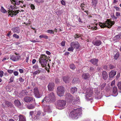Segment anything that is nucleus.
Masks as SVG:
<instances>
[{"label":"nucleus","instance_id":"nucleus-29","mask_svg":"<svg viewBox=\"0 0 121 121\" xmlns=\"http://www.w3.org/2000/svg\"><path fill=\"white\" fill-rule=\"evenodd\" d=\"M14 103L15 105L17 107L21 106V102L18 99L15 100L14 101Z\"/></svg>","mask_w":121,"mask_h":121},{"label":"nucleus","instance_id":"nucleus-25","mask_svg":"<svg viewBox=\"0 0 121 121\" xmlns=\"http://www.w3.org/2000/svg\"><path fill=\"white\" fill-rule=\"evenodd\" d=\"M121 39V34L116 35L114 38V41H117Z\"/></svg>","mask_w":121,"mask_h":121},{"label":"nucleus","instance_id":"nucleus-41","mask_svg":"<svg viewBox=\"0 0 121 121\" xmlns=\"http://www.w3.org/2000/svg\"><path fill=\"white\" fill-rule=\"evenodd\" d=\"M2 118L4 120H6L8 118L4 114H2Z\"/></svg>","mask_w":121,"mask_h":121},{"label":"nucleus","instance_id":"nucleus-59","mask_svg":"<svg viewBox=\"0 0 121 121\" xmlns=\"http://www.w3.org/2000/svg\"><path fill=\"white\" fill-rule=\"evenodd\" d=\"M7 72L10 74H12L13 72V70H7Z\"/></svg>","mask_w":121,"mask_h":121},{"label":"nucleus","instance_id":"nucleus-21","mask_svg":"<svg viewBox=\"0 0 121 121\" xmlns=\"http://www.w3.org/2000/svg\"><path fill=\"white\" fill-rule=\"evenodd\" d=\"M116 74V72L114 70H112L109 73V76L110 78H112L115 76Z\"/></svg>","mask_w":121,"mask_h":121},{"label":"nucleus","instance_id":"nucleus-39","mask_svg":"<svg viewBox=\"0 0 121 121\" xmlns=\"http://www.w3.org/2000/svg\"><path fill=\"white\" fill-rule=\"evenodd\" d=\"M35 1L37 4H40V3H43L44 2L43 0H35Z\"/></svg>","mask_w":121,"mask_h":121},{"label":"nucleus","instance_id":"nucleus-27","mask_svg":"<svg viewBox=\"0 0 121 121\" xmlns=\"http://www.w3.org/2000/svg\"><path fill=\"white\" fill-rule=\"evenodd\" d=\"M19 121H26L25 117L24 116L20 115L19 116Z\"/></svg>","mask_w":121,"mask_h":121},{"label":"nucleus","instance_id":"nucleus-10","mask_svg":"<svg viewBox=\"0 0 121 121\" xmlns=\"http://www.w3.org/2000/svg\"><path fill=\"white\" fill-rule=\"evenodd\" d=\"M34 93L35 97L37 98H39L41 97L42 94L39 91L38 88L35 87L34 89Z\"/></svg>","mask_w":121,"mask_h":121},{"label":"nucleus","instance_id":"nucleus-43","mask_svg":"<svg viewBox=\"0 0 121 121\" xmlns=\"http://www.w3.org/2000/svg\"><path fill=\"white\" fill-rule=\"evenodd\" d=\"M106 85V83H105L102 84L101 85V86H100L99 87V88L101 90H103L104 88V87H105Z\"/></svg>","mask_w":121,"mask_h":121},{"label":"nucleus","instance_id":"nucleus-26","mask_svg":"<svg viewBox=\"0 0 121 121\" xmlns=\"http://www.w3.org/2000/svg\"><path fill=\"white\" fill-rule=\"evenodd\" d=\"M12 3L14 4L19 5L20 4V1L18 0H11Z\"/></svg>","mask_w":121,"mask_h":121},{"label":"nucleus","instance_id":"nucleus-63","mask_svg":"<svg viewBox=\"0 0 121 121\" xmlns=\"http://www.w3.org/2000/svg\"><path fill=\"white\" fill-rule=\"evenodd\" d=\"M61 3L63 5H65V3L63 0L61 1Z\"/></svg>","mask_w":121,"mask_h":121},{"label":"nucleus","instance_id":"nucleus-54","mask_svg":"<svg viewBox=\"0 0 121 121\" xmlns=\"http://www.w3.org/2000/svg\"><path fill=\"white\" fill-rule=\"evenodd\" d=\"M22 93L24 94V95H27V92L26 90H24L22 91Z\"/></svg>","mask_w":121,"mask_h":121},{"label":"nucleus","instance_id":"nucleus-20","mask_svg":"<svg viewBox=\"0 0 121 121\" xmlns=\"http://www.w3.org/2000/svg\"><path fill=\"white\" fill-rule=\"evenodd\" d=\"M90 61L93 64L95 65L96 66L98 65L97 63L98 62V60L97 59L94 58L91 59Z\"/></svg>","mask_w":121,"mask_h":121},{"label":"nucleus","instance_id":"nucleus-61","mask_svg":"<svg viewBox=\"0 0 121 121\" xmlns=\"http://www.w3.org/2000/svg\"><path fill=\"white\" fill-rule=\"evenodd\" d=\"M36 39V40H31L30 41L33 43H36L37 42H39V41H37V39Z\"/></svg>","mask_w":121,"mask_h":121},{"label":"nucleus","instance_id":"nucleus-18","mask_svg":"<svg viewBox=\"0 0 121 121\" xmlns=\"http://www.w3.org/2000/svg\"><path fill=\"white\" fill-rule=\"evenodd\" d=\"M97 25L96 24H91V25H89L87 26L88 29H91L93 30H95L97 29Z\"/></svg>","mask_w":121,"mask_h":121},{"label":"nucleus","instance_id":"nucleus-12","mask_svg":"<svg viewBox=\"0 0 121 121\" xmlns=\"http://www.w3.org/2000/svg\"><path fill=\"white\" fill-rule=\"evenodd\" d=\"M24 100L25 102L27 103L35 102V100L34 98L29 96L25 97L24 98Z\"/></svg>","mask_w":121,"mask_h":121},{"label":"nucleus","instance_id":"nucleus-6","mask_svg":"<svg viewBox=\"0 0 121 121\" xmlns=\"http://www.w3.org/2000/svg\"><path fill=\"white\" fill-rule=\"evenodd\" d=\"M42 107L43 108L44 112H47L48 113H50L52 112L50 107L46 104L44 101H42Z\"/></svg>","mask_w":121,"mask_h":121},{"label":"nucleus","instance_id":"nucleus-32","mask_svg":"<svg viewBox=\"0 0 121 121\" xmlns=\"http://www.w3.org/2000/svg\"><path fill=\"white\" fill-rule=\"evenodd\" d=\"M40 60H48V57L45 55L42 54L41 55Z\"/></svg>","mask_w":121,"mask_h":121},{"label":"nucleus","instance_id":"nucleus-55","mask_svg":"<svg viewBox=\"0 0 121 121\" xmlns=\"http://www.w3.org/2000/svg\"><path fill=\"white\" fill-rule=\"evenodd\" d=\"M4 73V72L3 71H0V76L1 78L3 76Z\"/></svg>","mask_w":121,"mask_h":121},{"label":"nucleus","instance_id":"nucleus-8","mask_svg":"<svg viewBox=\"0 0 121 121\" xmlns=\"http://www.w3.org/2000/svg\"><path fill=\"white\" fill-rule=\"evenodd\" d=\"M93 94V91L92 89L89 88L87 89L85 93L86 99L91 97Z\"/></svg>","mask_w":121,"mask_h":121},{"label":"nucleus","instance_id":"nucleus-64","mask_svg":"<svg viewBox=\"0 0 121 121\" xmlns=\"http://www.w3.org/2000/svg\"><path fill=\"white\" fill-rule=\"evenodd\" d=\"M19 71L20 73H22L23 72V70L22 69H19Z\"/></svg>","mask_w":121,"mask_h":121},{"label":"nucleus","instance_id":"nucleus-22","mask_svg":"<svg viewBox=\"0 0 121 121\" xmlns=\"http://www.w3.org/2000/svg\"><path fill=\"white\" fill-rule=\"evenodd\" d=\"M102 76L103 78L106 80L108 77V74L107 72L105 71H103L102 72Z\"/></svg>","mask_w":121,"mask_h":121},{"label":"nucleus","instance_id":"nucleus-45","mask_svg":"<svg viewBox=\"0 0 121 121\" xmlns=\"http://www.w3.org/2000/svg\"><path fill=\"white\" fill-rule=\"evenodd\" d=\"M70 68L72 69H74L76 68L74 65L73 64H71L70 65Z\"/></svg>","mask_w":121,"mask_h":121},{"label":"nucleus","instance_id":"nucleus-51","mask_svg":"<svg viewBox=\"0 0 121 121\" xmlns=\"http://www.w3.org/2000/svg\"><path fill=\"white\" fill-rule=\"evenodd\" d=\"M14 76L11 77L9 79L10 82H9V83H10L13 82L14 80Z\"/></svg>","mask_w":121,"mask_h":121},{"label":"nucleus","instance_id":"nucleus-1","mask_svg":"<svg viewBox=\"0 0 121 121\" xmlns=\"http://www.w3.org/2000/svg\"><path fill=\"white\" fill-rule=\"evenodd\" d=\"M79 98L76 96L73 98V96L69 93L67 94L65 97V99L67 102L71 103L73 104H75L79 102Z\"/></svg>","mask_w":121,"mask_h":121},{"label":"nucleus","instance_id":"nucleus-23","mask_svg":"<svg viewBox=\"0 0 121 121\" xmlns=\"http://www.w3.org/2000/svg\"><path fill=\"white\" fill-rule=\"evenodd\" d=\"M90 77V75L88 73H84L82 75V78L85 80H88Z\"/></svg>","mask_w":121,"mask_h":121},{"label":"nucleus","instance_id":"nucleus-19","mask_svg":"<svg viewBox=\"0 0 121 121\" xmlns=\"http://www.w3.org/2000/svg\"><path fill=\"white\" fill-rule=\"evenodd\" d=\"M117 87L114 86L113 87L112 90V95L114 96H116L117 95Z\"/></svg>","mask_w":121,"mask_h":121},{"label":"nucleus","instance_id":"nucleus-60","mask_svg":"<svg viewBox=\"0 0 121 121\" xmlns=\"http://www.w3.org/2000/svg\"><path fill=\"white\" fill-rule=\"evenodd\" d=\"M87 100H88L89 101H91V102L93 100V98L91 97L90 98H87V99H86Z\"/></svg>","mask_w":121,"mask_h":121},{"label":"nucleus","instance_id":"nucleus-3","mask_svg":"<svg viewBox=\"0 0 121 121\" xmlns=\"http://www.w3.org/2000/svg\"><path fill=\"white\" fill-rule=\"evenodd\" d=\"M55 100V96L54 94L52 92L49 94L48 97L46 96L42 101L49 103L54 102Z\"/></svg>","mask_w":121,"mask_h":121},{"label":"nucleus","instance_id":"nucleus-28","mask_svg":"<svg viewBox=\"0 0 121 121\" xmlns=\"http://www.w3.org/2000/svg\"><path fill=\"white\" fill-rule=\"evenodd\" d=\"M13 33H19L20 32V30L18 27H15L13 28L12 29Z\"/></svg>","mask_w":121,"mask_h":121},{"label":"nucleus","instance_id":"nucleus-38","mask_svg":"<svg viewBox=\"0 0 121 121\" xmlns=\"http://www.w3.org/2000/svg\"><path fill=\"white\" fill-rule=\"evenodd\" d=\"M41 71L39 69L36 70L33 73V74L34 75H36L39 73Z\"/></svg>","mask_w":121,"mask_h":121},{"label":"nucleus","instance_id":"nucleus-17","mask_svg":"<svg viewBox=\"0 0 121 121\" xmlns=\"http://www.w3.org/2000/svg\"><path fill=\"white\" fill-rule=\"evenodd\" d=\"M47 61L48 60H40L39 62L42 67H45L46 66Z\"/></svg>","mask_w":121,"mask_h":121},{"label":"nucleus","instance_id":"nucleus-49","mask_svg":"<svg viewBox=\"0 0 121 121\" xmlns=\"http://www.w3.org/2000/svg\"><path fill=\"white\" fill-rule=\"evenodd\" d=\"M30 5V8L34 10L35 8V6L32 4H30L29 5Z\"/></svg>","mask_w":121,"mask_h":121},{"label":"nucleus","instance_id":"nucleus-34","mask_svg":"<svg viewBox=\"0 0 121 121\" xmlns=\"http://www.w3.org/2000/svg\"><path fill=\"white\" fill-rule=\"evenodd\" d=\"M5 103L6 105L8 107H11L12 106V104L9 101H5Z\"/></svg>","mask_w":121,"mask_h":121},{"label":"nucleus","instance_id":"nucleus-30","mask_svg":"<svg viewBox=\"0 0 121 121\" xmlns=\"http://www.w3.org/2000/svg\"><path fill=\"white\" fill-rule=\"evenodd\" d=\"M63 81L65 83H68L69 82V78L68 77L64 76L63 77Z\"/></svg>","mask_w":121,"mask_h":121},{"label":"nucleus","instance_id":"nucleus-42","mask_svg":"<svg viewBox=\"0 0 121 121\" xmlns=\"http://www.w3.org/2000/svg\"><path fill=\"white\" fill-rule=\"evenodd\" d=\"M73 83H78L79 82V81L78 79L77 78H74L72 81Z\"/></svg>","mask_w":121,"mask_h":121},{"label":"nucleus","instance_id":"nucleus-5","mask_svg":"<svg viewBox=\"0 0 121 121\" xmlns=\"http://www.w3.org/2000/svg\"><path fill=\"white\" fill-rule=\"evenodd\" d=\"M66 105V102L63 100H59L57 102L56 108L59 109H62L65 108Z\"/></svg>","mask_w":121,"mask_h":121},{"label":"nucleus","instance_id":"nucleus-4","mask_svg":"<svg viewBox=\"0 0 121 121\" xmlns=\"http://www.w3.org/2000/svg\"><path fill=\"white\" fill-rule=\"evenodd\" d=\"M115 23L114 22H112L108 19H107L105 22L103 23H99V25L101 28H104L106 27L108 28H110Z\"/></svg>","mask_w":121,"mask_h":121},{"label":"nucleus","instance_id":"nucleus-11","mask_svg":"<svg viewBox=\"0 0 121 121\" xmlns=\"http://www.w3.org/2000/svg\"><path fill=\"white\" fill-rule=\"evenodd\" d=\"M70 47H72L74 49H77L80 47V44L77 42H73L70 44Z\"/></svg>","mask_w":121,"mask_h":121},{"label":"nucleus","instance_id":"nucleus-15","mask_svg":"<svg viewBox=\"0 0 121 121\" xmlns=\"http://www.w3.org/2000/svg\"><path fill=\"white\" fill-rule=\"evenodd\" d=\"M54 83H49L48 86V90L50 91H53L54 88Z\"/></svg>","mask_w":121,"mask_h":121},{"label":"nucleus","instance_id":"nucleus-56","mask_svg":"<svg viewBox=\"0 0 121 121\" xmlns=\"http://www.w3.org/2000/svg\"><path fill=\"white\" fill-rule=\"evenodd\" d=\"M18 117H19V116H18L17 115H15L14 116V118L16 120H17L18 119Z\"/></svg>","mask_w":121,"mask_h":121},{"label":"nucleus","instance_id":"nucleus-36","mask_svg":"<svg viewBox=\"0 0 121 121\" xmlns=\"http://www.w3.org/2000/svg\"><path fill=\"white\" fill-rule=\"evenodd\" d=\"M0 11L3 13H5L7 12L6 10L3 6H1V7Z\"/></svg>","mask_w":121,"mask_h":121},{"label":"nucleus","instance_id":"nucleus-33","mask_svg":"<svg viewBox=\"0 0 121 121\" xmlns=\"http://www.w3.org/2000/svg\"><path fill=\"white\" fill-rule=\"evenodd\" d=\"M77 90V89L75 87H72L71 89V91L72 93L73 94Z\"/></svg>","mask_w":121,"mask_h":121},{"label":"nucleus","instance_id":"nucleus-57","mask_svg":"<svg viewBox=\"0 0 121 121\" xmlns=\"http://www.w3.org/2000/svg\"><path fill=\"white\" fill-rule=\"evenodd\" d=\"M13 73L14 75L15 76H17L18 74V72L17 71H14Z\"/></svg>","mask_w":121,"mask_h":121},{"label":"nucleus","instance_id":"nucleus-14","mask_svg":"<svg viewBox=\"0 0 121 121\" xmlns=\"http://www.w3.org/2000/svg\"><path fill=\"white\" fill-rule=\"evenodd\" d=\"M92 43L95 46H99L101 45L102 43L100 40L95 39L92 41Z\"/></svg>","mask_w":121,"mask_h":121},{"label":"nucleus","instance_id":"nucleus-40","mask_svg":"<svg viewBox=\"0 0 121 121\" xmlns=\"http://www.w3.org/2000/svg\"><path fill=\"white\" fill-rule=\"evenodd\" d=\"M39 37L40 38H44L45 39H48V37L47 36L44 35H40L39 36Z\"/></svg>","mask_w":121,"mask_h":121},{"label":"nucleus","instance_id":"nucleus-46","mask_svg":"<svg viewBox=\"0 0 121 121\" xmlns=\"http://www.w3.org/2000/svg\"><path fill=\"white\" fill-rule=\"evenodd\" d=\"M117 86L119 89H121V81L119 82H118Z\"/></svg>","mask_w":121,"mask_h":121},{"label":"nucleus","instance_id":"nucleus-37","mask_svg":"<svg viewBox=\"0 0 121 121\" xmlns=\"http://www.w3.org/2000/svg\"><path fill=\"white\" fill-rule=\"evenodd\" d=\"M119 56V52H117L116 54L114 56V58L115 60H117Z\"/></svg>","mask_w":121,"mask_h":121},{"label":"nucleus","instance_id":"nucleus-50","mask_svg":"<svg viewBox=\"0 0 121 121\" xmlns=\"http://www.w3.org/2000/svg\"><path fill=\"white\" fill-rule=\"evenodd\" d=\"M74 50V48L72 47H70L67 50L69 51L73 52Z\"/></svg>","mask_w":121,"mask_h":121},{"label":"nucleus","instance_id":"nucleus-35","mask_svg":"<svg viewBox=\"0 0 121 121\" xmlns=\"http://www.w3.org/2000/svg\"><path fill=\"white\" fill-rule=\"evenodd\" d=\"M30 115L31 116V117L33 118L34 117L33 115L34 114L35 115L36 114V111H31L30 112Z\"/></svg>","mask_w":121,"mask_h":121},{"label":"nucleus","instance_id":"nucleus-44","mask_svg":"<svg viewBox=\"0 0 121 121\" xmlns=\"http://www.w3.org/2000/svg\"><path fill=\"white\" fill-rule=\"evenodd\" d=\"M33 68L35 69H39V67L37 64H36L34 65L33 67Z\"/></svg>","mask_w":121,"mask_h":121},{"label":"nucleus","instance_id":"nucleus-9","mask_svg":"<svg viewBox=\"0 0 121 121\" xmlns=\"http://www.w3.org/2000/svg\"><path fill=\"white\" fill-rule=\"evenodd\" d=\"M36 114L34 116L33 118L35 120L38 119L40 118L41 116H44L45 115V112L42 113L40 111H38L37 112H36Z\"/></svg>","mask_w":121,"mask_h":121},{"label":"nucleus","instance_id":"nucleus-24","mask_svg":"<svg viewBox=\"0 0 121 121\" xmlns=\"http://www.w3.org/2000/svg\"><path fill=\"white\" fill-rule=\"evenodd\" d=\"M98 3V0H92L91 4L92 7L95 9L96 7V4Z\"/></svg>","mask_w":121,"mask_h":121},{"label":"nucleus","instance_id":"nucleus-53","mask_svg":"<svg viewBox=\"0 0 121 121\" xmlns=\"http://www.w3.org/2000/svg\"><path fill=\"white\" fill-rule=\"evenodd\" d=\"M109 68L110 69H112L115 68V66L111 64H110L109 65Z\"/></svg>","mask_w":121,"mask_h":121},{"label":"nucleus","instance_id":"nucleus-62","mask_svg":"<svg viewBox=\"0 0 121 121\" xmlns=\"http://www.w3.org/2000/svg\"><path fill=\"white\" fill-rule=\"evenodd\" d=\"M115 81L114 80H113L112 82L111 85L112 86L114 85L115 84Z\"/></svg>","mask_w":121,"mask_h":121},{"label":"nucleus","instance_id":"nucleus-7","mask_svg":"<svg viewBox=\"0 0 121 121\" xmlns=\"http://www.w3.org/2000/svg\"><path fill=\"white\" fill-rule=\"evenodd\" d=\"M65 92L64 88L63 86H59L57 88V95L60 96H63Z\"/></svg>","mask_w":121,"mask_h":121},{"label":"nucleus","instance_id":"nucleus-58","mask_svg":"<svg viewBox=\"0 0 121 121\" xmlns=\"http://www.w3.org/2000/svg\"><path fill=\"white\" fill-rule=\"evenodd\" d=\"M13 36L17 39H19V36L16 34H14L13 35Z\"/></svg>","mask_w":121,"mask_h":121},{"label":"nucleus","instance_id":"nucleus-2","mask_svg":"<svg viewBox=\"0 0 121 121\" xmlns=\"http://www.w3.org/2000/svg\"><path fill=\"white\" fill-rule=\"evenodd\" d=\"M82 110L80 108L73 109L70 112L69 116L72 118L77 119L82 114Z\"/></svg>","mask_w":121,"mask_h":121},{"label":"nucleus","instance_id":"nucleus-52","mask_svg":"<svg viewBox=\"0 0 121 121\" xmlns=\"http://www.w3.org/2000/svg\"><path fill=\"white\" fill-rule=\"evenodd\" d=\"M19 80L21 82H23L25 80L23 79L22 77H20L19 78Z\"/></svg>","mask_w":121,"mask_h":121},{"label":"nucleus","instance_id":"nucleus-31","mask_svg":"<svg viewBox=\"0 0 121 121\" xmlns=\"http://www.w3.org/2000/svg\"><path fill=\"white\" fill-rule=\"evenodd\" d=\"M26 107L29 109H33L35 108V105L33 104H28L27 106Z\"/></svg>","mask_w":121,"mask_h":121},{"label":"nucleus","instance_id":"nucleus-47","mask_svg":"<svg viewBox=\"0 0 121 121\" xmlns=\"http://www.w3.org/2000/svg\"><path fill=\"white\" fill-rule=\"evenodd\" d=\"M54 31H53L52 30H48L46 31V32L48 33L49 34H54Z\"/></svg>","mask_w":121,"mask_h":121},{"label":"nucleus","instance_id":"nucleus-16","mask_svg":"<svg viewBox=\"0 0 121 121\" xmlns=\"http://www.w3.org/2000/svg\"><path fill=\"white\" fill-rule=\"evenodd\" d=\"M21 58L20 56H15L13 55L12 56L10 59L13 61H16L18 60Z\"/></svg>","mask_w":121,"mask_h":121},{"label":"nucleus","instance_id":"nucleus-48","mask_svg":"<svg viewBox=\"0 0 121 121\" xmlns=\"http://www.w3.org/2000/svg\"><path fill=\"white\" fill-rule=\"evenodd\" d=\"M81 35L79 34H77L75 35L74 36V37L75 39H77V38H79L81 37Z\"/></svg>","mask_w":121,"mask_h":121},{"label":"nucleus","instance_id":"nucleus-13","mask_svg":"<svg viewBox=\"0 0 121 121\" xmlns=\"http://www.w3.org/2000/svg\"><path fill=\"white\" fill-rule=\"evenodd\" d=\"M18 13V11L17 10H12L11 11H9L8 12V14H9L8 16H10L11 17H12L16 15Z\"/></svg>","mask_w":121,"mask_h":121}]
</instances>
